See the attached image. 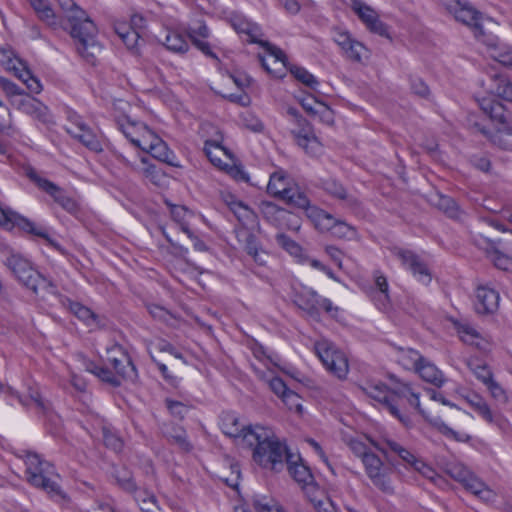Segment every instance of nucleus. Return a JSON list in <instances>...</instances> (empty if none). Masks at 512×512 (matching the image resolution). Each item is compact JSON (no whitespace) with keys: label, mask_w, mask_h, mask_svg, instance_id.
Returning <instances> with one entry per match:
<instances>
[{"label":"nucleus","mask_w":512,"mask_h":512,"mask_svg":"<svg viewBox=\"0 0 512 512\" xmlns=\"http://www.w3.org/2000/svg\"><path fill=\"white\" fill-rule=\"evenodd\" d=\"M223 432L253 448V459L259 465L275 463L282 447L276 442L274 432L264 426L255 425L244 427L234 415H226L222 421Z\"/></svg>","instance_id":"obj_1"},{"label":"nucleus","mask_w":512,"mask_h":512,"mask_svg":"<svg viewBox=\"0 0 512 512\" xmlns=\"http://www.w3.org/2000/svg\"><path fill=\"white\" fill-rule=\"evenodd\" d=\"M276 442L283 448L278 457L279 459H276V462L273 464L270 463L269 465L261 466L279 471L283 468L284 464H286L290 476L300 485L317 512H331L332 503L315 483L310 469L303 464L298 455L290 453L287 446L282 443L277 436Z\"/></svg>","instance_id":"obj_2"},{"label":"nucleus","mask_w":512,"mask_h":512,"mask_svg":"<svg viewBox=\"0 0 512 512\" xmlns=\"http://www.w3.org/2000/svg\"><path fill=\"white\" fill-rule=\"evenodd\" d=\"M70 24L71 36L76 41L77 52L88 62L94 63L101 45L96 40L97 28L86 12L72 1L62 4Z\"/></svg>","instance_id":"obj_3"},{"label":"nucleus","mask_w":512,"mask_h":512,"mask_svg":"<svg viewBox=\"0 0 512 512\" xmlns=\"http://www.w3.org/2000/svg\"><path fill=\"white\" fill-rule=\"evenodd\" d=\"M24 462L26 479L32 486L43 489L53 499L68 501L67 495L59 485L60 476L50 462L33 452H26Z\"/></svg>","instance_id":"obj_4"},{"label":"nucleus","mask_w":512,"mask_h":512,"mask_svg":"<svg viewBox=\"0 0 512 512\" xmlns=\"http://www.w3.org/2000/svg\"><path fill=\"white\" fill-rule=\"evenodd\" d=\"M4 263L16 279L34 294H41L42 296L58 294L56 283L34 269L30 261L23 258L20 254L10 252Z\"/></svg>","instance_id":"obj_5"},{"label":"nucleus","mask_w":512,"mask_h":512,"mask_svg":"<svg viewBox=\"0 0 512 512\" xmlns=\"http://www.w3.org/2000/svg\"><path fill=\"white\" fill-rule=\"evenodd\" d=\"M369 443L379 452H381L386 459L392 460L397 457L399 464H402L407 470L418 472L423 477L434 480L437 476L436 471L423 461L413 451L391 438H382L375 441L368 438Z\"/></svg>","instance_id":"obj_6"},{"label":"nucleus","mask_w":512,"mask_h":512,"mask_svg":"<svg viewBox=\"0 0 512 512\" xmlns=\"http://www.w3.org/2000/svg\"><path fill=\"white\" fill-rule=\"evenodd\" d=\"M392 396L399 398H405L407 402L414 407L423 417L429 420L437 430L445 437L455 440L457 442H468L471 440V436L465 432H459L450 428L444 421L439 417L430 419L424 409L421 408L419 397L420 392L417 387L409 382L397 381L392 387Z\"/></svg>","instance_id":"obj_7"},{"label":"nucleus","mask_w":512,"mask_h":512,"mask_svg":"<svg viewBox=\"0 0 512 512\" xmlns=\"http://www.w3.org/2000/svg\"><path fill=\"white\" fill-rule=\"evenodd\" d=\"M314 350L324 367L339 379H345L349 372L348 359L344 352L328 339L315 342Z\"/></svg>","instance_id":"obj_8"},{"label":"nucleus","mask_w":512,"mask_h":512,"mask_svg":"<svg viewBox=\"0 0 512 512\" xmlns=\"http://www.w3.org/2000/svg\"><path fill=\"white\" fill-rule=\"evenodd\" d=\"M267 191L274 197L287 201L294 206H306L308 197L291 185V180L284 170L275 171L270 175Z\"/></svg>","instance_id":"obj_9"},{"label":"nucleus","mask_w":512,"mask_h":512,"mask_svg":"<svg viewBox=\"0 0 512 512\" xmlns=\"http://www.w3.org/2000/svg\"><path fill=\"white\" fill-rule=\"evenodd\" d=\"M287 114L292 117V122L297 126V130L292 131L297 145L308 155L319 156L322 153V144L313 133L308 121L295 108L289 107Z\"/></svg>","instance_id":"obj_10"},{"label":"nucleus","mask_w":512,"mask_h":512,"mask_svg":"<svg viewBox=\"0 0 512 512\" xmlns=\"http://www.w3.org/2000/svg\"><path fill=\"white\" fill-rule=\"evenodd\" d=\"M27 177L37 185L39 189L50 195L53 200L70 214L79 212L78 202L69 196L65 190L50 180L41 177L33 168L26 170Z\"/></svg>","instance_id":"obj_11"},{"label":"nucleus","mask_w":512,"mask_h":512,"mask_svg":"<svg viewBox=\"0 0 512 512\" xmlns=\"http://www.w3.org/2000/svg\"><path fill=\"white\" fill-rule=\"evenodd\" d=\"M441 5L457 21L471 27L477 39L481 41L486 36L480 23L481 13L470 4L462 3L459 0H442Z\"/></svg>","instance_id":"obj_12"},{"label":"nucleus","mask_w":512,"mask_h":512,"mask_svg":"<svg viewBox=\"0 0 512 512\" xmlns=\"http://www.w3.org/2000/svg\"><path fill=\"white\" fill-rule=\"evenodd\" d=\"M392 254L397 257L402 266L408 270L420 283L428 285L432 280V272L427 262L412 250L394 247Z\"/></svg>","instance_id":"obj_13"},{"label":"nucleus","mask_w":512,"mask_h":512,"mask_svg":"<svg viewBox=\"0 0 512 512\" xmlns=\"http://www.w3.org/2000/svg\"><path fill=\"white\" fill-rule=\"evenodd\" d=\"M365 473L375 487L387 494L394 493V487L390 477V468H388L382 459L372 453L366 456L362 461Z\"/></svg>","instance_id":"obj_14"},{"label":"nucleus","mask_w":512,"mask_h":512,"mask_svg":"<svg viewBox=\"0 0 512 512\" xmlns=\"http://www.w3.org/2000/svg\"><path fill=\"white\" fill-rule=\"evenodd\" d=\"M67 120L68 124L65 126V130L68 134L91 151L101 152L103 150L99 138L80 115L75 112H69Z\"/></svg>","instance_id":"obj_15"},{"label":"nucleus","mask_w":512,"mask_h":512,"mask_svg":"<svg viewBox=\"0 0 512 512\" xmlns=\"http://www.w3.org/2000/svg\"><path fill=\"white\" fill-rule=\"evenodd\" d=\"M332 39L341 49L343 56L350 61L360 63L369 57V51L365 45L346 30L335 28Z\"/></svg>","instance_id":"obj_16"},{"label":"nucleus","mask_w":512,"mask_h":512,"mask_svg":"<svg viewBox=\"0 0 512 512\" xmlns=\"http://www.w3.org/2000/svg\"><path fill=\"white\" fill-rule=\"evenodd\" d=\"M363 392L382 404L394 417L405 423V418L400 414V411L393 403L392 388L389 389L382 382L370 381L362 387Z\"/></svg>","instance_id":"obj_17"},{"label":"nucleus","mask_w":512,"mask_h":512,"mask_svg":"<svg viewBox=\"0 0 512 512\" xmlns=\"http://www.w3.org/2000/svg\"><path fill=\"white\" fill-rule=\"evenodd\" d=\"M260 46L267 51L269 59L271 60L270 63L268 59L259 55L262 67L267 71V73H269L273 77L282 78L285 75L287 69V58L284 52L280 48L269 43L268 41L261 42Z\"/></svg>","instance_id":"obj_18"},{"label":"nucleus","mask_w":512,"mask_h":512,"mask_svg":"<svg viewBox=\"0 0 512 512\" xmlns=\"http://www.w3.org/2000/svg\"><path fill=\"white\" fill-rule=\"evenodd\" d=\"M119 129L124 136L137 148H142L147 142V133L153 134L147 125L141 122H133L129 119L119 120L117 122Z\"/></svg>","instance_id":"obj_19"},{"label":"nucleus","mask_w":512,"mask_h":512,"mask_svg":"<svg viewBox=\"0 0 512 512\" xmlns=\"http://www.w3.org/2000/svg\"><path fill=\"white\" fill-rule=\"evenodd\" d=\"M111 352L119 354V357L109 358V363L113 366L118 377L133 381L137 377V371L130 357L118 344L111 346Z\"/></svg>","instance_id":"obj_20"},{"label":"nucleus","mask_w":512,"mask_h":512,"mask_svg":"<svg viewBox=\"0 0 512 512\" xmlns=\"http://www.w3.org/2000/svg\"><path fill=\"white\" fill-rule=\"evenodd\" d=\"M6 68L8 71L14 73V75L20 79L24 84H26L27 88L32 93H40L42 90V85L40 81L34 77L30 70L27 68L26 64L19 58L15 57L13 59H8L6 63Z\"/></svg>","instance_id":"obj_21"},{"label":"nucleus","mask_w":512,"mask_h":512,"mask_svg":"<svg viewBox=\"0 0 512 512\" xmlns=\"http://www.w3.org/2000/svg\"><path fill=\"white\" fill-rule=\"evenodd\" d=\"M13 106L19 111L39 121H46L48 109L37 99L25 94L19 100H13Z\"/></svg>","instance_id":"obj_22"},{"label":"nucleus","mask_w":512,"mask_h":512,"mask_svg":"<svg viewBox=\"0 0 512 512\" xmlns=\"http://www.w3.org/2000/svg\"><path fill=\"white\" fill-rule=\"evenodd\" d=\"M147 142L141 148V150L146 151L152 155L155 159L165 162L172 163V158L174 157L173 152L169 149L168 145L155 133L149 134L147 133Z\"/></svg>","instance_id":"obj_23"},{"label":"nucleus","mask_w":512,"mask_h":512,"mask_svg":"<svg viewBox=\"0 0 512 512\" xmlns=\"http://www.w3.org/2000/svg\"><path fill=\"white\" fill-rule=\"evenodd\" d=\"M499 294L487 286H479L476 291L475 308L478 313H492L498 308Z\"/></svg>","instance_id":"obj_24"},{"label":"nucleus","mask_w":512,"mask_h":512,"mask_svg":"<svg viewBox=\"0 0 512 512\" xmlns=\"http://www.w3.org/2000/svg\"><path fill=\"white\" fill-rule=\"evenodd\" d=\"M298 208L304 209L308 219L312 222L314 227L320 232H328L329 227L334 223V216L327 211L308 204L306 206H297Z\"/></svg>","instance_id":"obj_25"},{"label":"nucleus","mask_w":512,"mask_h":512,"mask_svg":"<svg viewBox=\"0 0 512 512\" xmlns=\"http://www.w3.org/2000/svg\"><path fill=\"white\" fill-rule=\"evenodd\" d=\"M231 24L237 33L244 34L247 36L246 41L248 43H256L261 45V42H265L264 40L261 39L263 34L260 27L257 24L252 23L240 16H235L234 18H232Z\"/></svg>","instance_id":"obj_26"},{"label":"nucleus","mask_w":512,"mask_h":512,"mask_svg":"<svg viewBox=\"0 0 512 512\" xmlns=\"http://www.w3.org/2000/svg\"><path fill=\"white\" fill-rule=\"evenodd\" d=\"M117 159L127 168H130L132 171L141 174L152 183L157 184L160 181L161 171L157 169L154 164L149 163L147 157L141 158L142 167L136 166L121 153L117 155Z\"/></svg>","instance_id":"obj_27"},{"label":"nucleus","mask_w":512,"mask_h":512,"mask_svg":"<svg viewBox=\"0 0 512 512\" xmlns=\"http://www.w3.org/2000/svg\"><path fill=\"white\" fill-rule=\"evenodd\" d=\"M319 186L330 196L345 201L349 207H357L359 202L352 195H348L343 185L333 178L320 180Z\"/></svg>","instance_id":"obj_28"},{"label":"nucleus","mask_w":512,"mask_h":512,"mask_svg":"<svg viewBox=\"0 0 512 512\" xmlns=\"http://www.w3.org/2000/svg\"><path fill=\"white\" fill-rule=\"evenodd\" d=\"M318 298L316 291L302 288L294 296V303L312 317L318 316Z\"/></svg>","instance_id":"obj_29"},{"label":"nucleus","mask_w":512,"mask_h":512,"mask_svg":"<svg viewBox=\"0 0 512 512\" xmlns=\"http://www.w3.org/2000/svg\"><path fill=\"white\" fill-rule=\"evenodd\" d=\"M426 382L436 387H442L446 382L443 373L430 361L423 357L421 364L415 370Z\"/></svg>","instance_id":"obj_30"},{"label":"nucleus","mask_w":512,"mask_h":512,"mask_svg":"<svg viewBox=\"0 0 512 512\" xmlns=\"http://www.w3.org/2000/svg\"><path fill=\"white\" fill-rule=\"evenodd\" d=\"M481 110L493 121L505 123L507 120L505 106L493 97L478 100Z\"/></svg>","instance_id":"obj_31"},{"label":"nucleus","mask_w":512,"mask_h":512,"mask_svg":"<svg viewBox=\"0 0 512 512\" xmlns=\"http://www.w3.org/2000/svg\"><path fill=\"white\" fill-rule=\"evenodd\" d=\"M501 242L502 240L493 241L483 236H480V239L477 240L478 245L486 244L487 249H490L493 252L492 260L498 269L510 270L512 268V257L501 253L497 249V246L500 245Z\"/></svg>","instance_id":"obj_32"},{"label":"nucleus","mask_w":512,"mask_h":512,"mask_svg":"<svg viewBox=\"0 0 512 512\" xmlns=\"http://www.w3.org/2000/svg\"><path fill=\"white\" fill-rule=\"evenodd\" d=\"M489 90L494 96L512 102V82L505 75L494 74L491 76Z\"/></svg>","instance_id":"obj_33"},{"label":"nucleus","mask_w":512,"mask_h":512,"mask_svg":"<svg viewBox=\"0 0 512 512\" xmlns=\"http://www.w3.org/2000/svg\"><path fill=\"white\" fill-rule=\"evenodd\" d=\"M225 202L238 221L242 224L245 225L254 221L255 214L253 210L242 201L236 199L233 195L227 196L225 198Z\"/></svg>","instance_id":"obj_34"},{"label":"nucleus","mask_w":512,"mask_h":512,"mask_svg":"<svg viewBox=\"0 0 512 512\" xmlns=\"http://www.w3.org/2000/svg\"><path fill=\"white\" fill-rule=\"evenodd\" d=\"M470 407L487 423L496 424L497 417L490 409L488 403L478 394H472L465 397Z\"/></svg>","instance_id":"obj_35"},{"label":"nucleus","mask_w":512,"mask_h":512,"mask_svg":"<svg viewBox=\"0 0 512 512\" xmlns=\"http://www.w3.org/2000/svg\"><path fill=\"white\" fill-rule=\"evenodd\" d=\"M463 486L467 491L471 492L483 501H492L495 498L493 490H491L474 473L470 478H468V481Z\"/></svg>","instance_id":"obj_36"},{"label":"nucleus","mask_w":512,"mask_h":512,"mask_svg":"<svg viewBox=\"0 0 512 512\" xmlns=\"http://www.w3.org/2000/svg\"><path fill=\"white\" fill-rule=\"evenodd\" d=\"M38 18L49 26L57 25L56 14L48 0H29Z\"/></svg>","instance_id":"obj_37"},{"label":"nucleus","mask_w":512,"mask_h":512,"mask_svg":"<svg viewBox=\"0 0 512 512\" xmlns=\"http://www.w3.org/2000/svg\"><path fill=\"white\" fill-rule=\"evenodd\" d=\"M260 211L263 217L275 226L281 225L282 221L289 216V213L276 204L264 201L260 204Z\"/></svg>","instance_id":"obj_38"},{"label":"nucleus","mask_w":512,"mask_h":512,"mask_svg":"<svg viewBox=\"0 0 512 512\" xmlns=\"http://www.w3.org/2000/svg\"><path fill=\"white\" fill-rule=\"evenodd\" d=\"M457 332L464 343L476 346L481 350L486 349V342L471 325L467 323L459 324L457 326Z\"/></svg>","instance_id":"obj_39"},{"label":"nucleus","mask_w":512,"mask_h":512,"mask_svg":"<svg viewBox=\"0 0 512 512\" xmlns=\"http://www.w3.org/2000/svg\"><path fill=\"white\" fill-rule=\"evenodd\" d=\"M423 357L421 354L412 348H398L397 349V361L398 363L407 370H416L419 364H421Z\"/></svg>","instance_id":"obj_40"},{"label":"nucleus","mask_w":512,"mask_h":512,"mask_svg":"<svg viewBox=\"0 0 512 512\" xmlns=\"http://www.w3.org/2000/svg\"><path fill=\"white\" fill-rule=\"evenodd\" d=\"M69 310L81 321L86 323L87 326L96 328L101 326L99 317L91 311L88 307L83 306L78 302H71Z\"/></svg>","instance_id":"obj_41"},{"label":"nucleus","mask_w":512,"mask_h":512,"mask_svg":"<svg viewBox=\"0 0 512 512\" xmlns=\"http://www.w3.org/2000/svg\"><path fill=\"white\" fill-rule=\"evenodd\" d=\"M221 141V135L216 139L206 140L204 144V152L213 165L223 168L220 154H227V151L221 145Z\"/></svg>","instance_id":"obj_42"},{"label":"nucleus","mask_w":512,"mask_h":512,"mask_svg":"<svg viewBox=\"0 0 512 512\" xmlns=\"http://www.w3.org/2000/svg\"><path fill=\"white\" fill-rule=\"evenodd\" d=\"M482 42L486 43L489 47H493L495 52L493 57L505 66H512V48L499 47L498 40L492 36H485L481 39Z\"/></svg>","instance_id":"obj_43"},{"label":"nucleus","mask_w":512,"mask_h":512,"mask_svg":"<svg viewBox=\"0 0 512 512\" xmlns=\"http://www.w3.org/2000/svg\"><path fill=\"white\" fill-rule=\"evenodd\" d=\"M163 44L174 53H185L189 49L186 37L177 31H168Z\"/></svg>","instance_id":"obj_44"},{"label":"nucleus","mask_w":512,"mask_h":512,"mask_svg":"<svg viewBox=\"0 0 512 512\" xmlns=\"http://www.w3.org/2000/svg\"><path fill=\"white\" fill-rule=\"evenodd\" d=\"M328 232H330L333 237L345 240H352L357 236L355 227L337 218H334V223L329 227Z\"/></svg>","instance_id":"obj_45"},{"label":"nucleus","mask_w":512,"mask_h":512,"mask_svg":"<svg viewBox=\"0 0 512 512\" xmlns=\"http://www.w3.org/2000/svg\"><path fill=\"white\" fill-rule=\"evenodd\" d=\"M164 435L169 441L178 445L182 450L189 451L191 449V444L187 439L186 431L182 427L172 425L164 431Z\"/></svg>","instance_id":"obj_46"},{"label":"nucleus","mask_w":512,"mask_h":512,"mask_svg":"<svg viewBox=\"0 0 512 512\" xmlns=\"http://www.w3.org/2000/svg\"><path fill=\"white\" fill-rule=\"evenodd\" d=\"M86 370L97 376L103 382H106L114 387H117L121 384L118 375L112 373L108 368L100 367L93 362H89L86 365Z\"/></svg>","instance_id":"obj_47"},{"label":"nucleus","mask_w":512,"mask_h":512,"mask_svg":"<svg viewBox=\"0 0 512 512\" xmlns=\"http://www.w3.org/2000/svg\"><path fill=\"white\" fill-rule=\"evenodd\" d=\"M436 206L448 217L453 219H460L463 214V211L460 209L456 201L449 196L440 195Z\"/></svg>","instance_id":"obj_48"},{"label":"nucleus","mask_w":512,"mask_h":512,"mask_svg":"<svg viewBox=\"0 0 512 512\" xmlns=\"http://www.w3.org/2000/svg\"><path fill=\"white\" fill-rule=\"evenodd\" d=\"M351 9L364 25L378 16L377 12L362 0H351Z\"/></svg>","instance_id":"obj_49"},{"label":"nucleus","mask_w":512,"mask_h":512,"mask_svg":"<svg viewBox=\"0 0 512 512\" xmlns=\"http://www.w3.org/2000/svg\"><path fill=\"white\" fill-rule=\"evenodd\" d=\"M467 365L477 379H479L484 385L493 379L491 370L483 361L471 358L468 360Z\"/></svg>","instance_id":"obj_50"},{"label":"nucleus","mask_w":512,"mask_h":512,"mask_svg":"<svg viewBox=\"0 0 512 512\" xmlns=\"http://www.w3.org/2000/svg\"><path fill=\"white\" fill-rule=\"evenodd\" d=\"M252 504L256 512H286L281 505L266 496H255Z\"/></svg>","instance_id":"obj_51"},{"label":"nucleus","mask_w":512,"mask_h":512,"mask_svg":"<svg viewBox=\"0 0 512 512\" xmlns=\"http://www.w3.org/2000/svg\"><path fill=\"white\" fill-rule=\"evenodd\" d=\"M170 206V214L173 220L180 225V228L183 232H185L190 238L193 237L192 232L190 231L187 222L186 216L188 214V210L184 206L180 205H172Z\"/></svg>","instance_id":"obj_52"},{"label":"nucleus","mask_w":512,"mask_h":512,"mask_svg":"<svg viewBox=\"0 0 512 512\" xmlns=\"http://www.w3.org/2000/svg\"><path fill=\"white\" fill-rule=\"evenodd\" d=\"M276 242L293 257L299 258L302 256V247L289 236L285 234H277Z\"/></svg>","instance_id":"obj_53"},{"label":"nucleus","mask_w":512,"mask_h":512,"mask_svg":"<svg viewBox=\"0 0 512 512\" xmlns=\"http://www.w3.org/2000/svg\"><path fill=\"white\" fill-rule=\"evenodd\" d=\"M0 87L5 93L6 97L9 99L12 106L13 100H19L21 97L25 95L24 91L18 85L1 76Z\"/></svg>","instance_id":"obj_54"},{"label":"nucleus","mask_w":512,"mask_h":512,"mask_svg":"<svg viewBox=\"0 0 512 512\" xmlns=\"http://www.w3.org/2000/svg\"><path fill=\"white\" fill-rule=\"evenodd\" d=\"M494 144L505 150H512V128L504 127L499 129L492 136Z\"/></svg>","instance_id":"obj_55"},{"label":"nucleus","mask_w":512,"mask_h":512,"mask_svg":"<svg viewBox=\"0 0 512 512\" xmlns=\"http://www.w3.org/2000/svg\"><path fill=\"white\" fill-rule=\"evenodd\" d=\"M16 224L21 228L23 229L24 231L26 232H29L33 235H36V236H39L41 238H44L46 239L47 241L51 242L49 236H48V233L46 232L45 229L41 228V227H37L35 225V223H33L32 221H30L29 219L27 218H24V217H17L16 218Z\"/></svg>","instance_id":"obj_56"},{"label":"nucleus","mask_w":512,"mask_h":512,"mask_svg":"<svg viewBox=\"0 0 512 512\" xmlns=\"http://www.w3.org/2000/svg\"><path fill=\"white\" fill-rule=\"evenodd\" d=\"M290 72L297 80L312 89L316 88L318 85V81L314 75L308 72L305 68L294 66L290 68Z\"/></svg>","instance_id":"obj_57"},{"label":"nucleus","mask_w":512,"mask_h":512,"mask_svg":"<svg viewBox=\"0 0 512 512\" xmlns=\"http://www.w3.org/2000/svg\"><path fill=\"white\" fill-rule=\"evenodd\" d=\"M285 406L298 415L303 414V406L301 403V397L291 389L281 398Z\"/></svg>","instance_id":"obj_58"},{"label":"nucleus","mask_w":512,"mask_h":512,"mask_svg":"<svg viewBox=\"0 0 512 512\" xmlns=\"http://www.w3.org/2000/svg\"><path fill=\"white\" fill-rule=\"evenodd\" d=\"M13 130L12 116L9 108L0 100V132L10 134Z\"/></svg>","instance_id":"obj_59"},{"label":"nucleus","mask_w":512,"mask_h":512,"mask_svg":"<svg viewBox=\"0 0 512 512\" xmlns=\"http://www.w3.org/2000/svg\"><path fill=\"white\" fill-rule=\"evenodd\" d=\"M234 180L237 182L250 183V177L244 166L241 164L225 165L223 167Z\"/></svg>","instance_id":"obj_60"},{"label":"nucleus","mask_w":512,"mask_h":512,"mask_svg":"<svg viewBox=\"0 0 512 512\" xmlns=\"http://www.w3.org/2000/svg\"><path fill=\"white\" fill-rule=\"evenodd\" d=\"M348 445L354 455L361 459V462L366 459V456L373 453L365 442L358 439L350 440Z\"/></svg>","instance_id":"obj_61"},{"label":"nucleus","mask_w":512,"mask_h":512,"mask_svg":"<svg viewBox=\"0 0 512 512\" xmlns=\"http://www.w3.org/2000/svg\"><path fill=\"white\" fill-rule=\"evenodd\" d=\"M116 479H117L118 484L120 485V487L123 490H125L129 493L136 492V489H137L136 483L128 471L117 472Z\"/></svg>","instance_id":"obj_62"},{"label":"nucleus","mask_w":512,"mask_h":512,"mask_svg":"<svg viewBox=\"0 0 512 512\" xmlns=\"http://www.w3.org/2000/svg\"><path fill=\"white\" fill-rule=\"evenodd\" d=\"M365 26L370 32L374 34H377L381 37L390 38L388 26L380 20L379 15Z\"/></svg>","instance_id":"obj_63"},{"label":"nucleus","mask_w":512,"mask_h":512,"mask_svg":"<svg viewBox=\"0 0 512 512\" xmlns=\"http://www.w3.org/2000/svg\"><path fill=\"white\" fill-rule=\"evenodd\" d=\"M485 386L490 391L491 396L497 401L501 403H506L508 401L505 390L500 386L499 383L494 381V379H491L489 382H487Z\"/></svg>","instance_id":"obj_64"}]
</instances>
